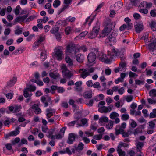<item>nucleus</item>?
<instances>
[{"label":"nucleus","mask_w":156,"mask_h":156,"mask_svg":"<svg viewBox=\"0 0 156 156\" xmlns=\"http://www.w3.org/2000/svg\"><path fill=\"white\" fill-rule=\"evenodd\" d=\"M77 136L78 135L74 133H69L68 136L67 143L69 144H72L75 141L76 138H77Z\"/></svg>","instance_id":"8"},{"label":"nucleus","mask_w":156,"mask_h":156,"mask_svg":"<svg viewBox=\"0 0 156 156\" xmlns=\"http://www.w3.org/2000/svg\"><path fill=\"white\" fill-rule=\"evenodd\" d=\"M20 140V139L19 137H16L11 142L12 144L14 145L19 143Z\"/></svg>","instance_id":"40"},{"label":"nucleus","mask_w":156,"mask_h":156,"mask_svg":"<svg viewBox=\"0 0 156 156\" xmlns=\"http://www.w3.org/2000/svg\"><path fill=\"white\" fill-rule=\"evenodd\" d=\"M118 92L119 94L122 95L125 92L124 87H122L118 89Z\"/></svg>","instance_id":"58"},{"label":"nucleus","mask_w":156,"mask_h":156,"mask_svg":"<svg viewBox=\"0 0 156 156\" xmlns=\"http://www.w3.org/2000/svg\"><path fill=\"white\" fill-rule=\"evenodd\" d=\"M148 48L150 51H153V50L156 49V46L154 43H151L148 45Z\"/></svg>","instance_id":"22"},{"label":"nucleus","mask_w":156,"mask_h":156,"mask_svg":"<svg viewBox=\"0 0 156 156\" xmlns=\"http://www.w3.org/2000/svg\"><path fill=\"white\" fill-rule=\"evenodd\" d=\"M59 27L57 26L56 25H53L52 27V29L50 30V32L51 34H55L58 32Z\"/></svg>","instance_id":"17"},{"label":"nucleus","mask_w":156,"mask_h":156,"mask_svg":"<svg viewBox=\"0 0 156 156\" xmlns=\"http://www.w3.org/2000/svg\"><path fill=\"white\" fill-rule=\"evenodd\" d=\"M129 116L127 114H123L122 115V119L123 120H127L129 119Z\"/></svg>","instance_id":"46"},{"label":"nucleus","mask_w":156,"mask_h":156,"mask_svg":"<svg viewBox=\"0 0 156 156\" xmlns=\"http://www.w3.org/2000/svg\"><path fill=\"white\" fill-rule=\"evenodd\" d=\"M12 144L8 143L5 144V146L7 150H10L12 149Z\"/></svg>","instance_id":"62"},{"label":"nucleus","mask_w":156,"mask_h":156,"mask_svg":"<svg viewBox=\"0 0 156 156\" xmlns=\"http://www.w3.org/2000/svg\"><path fill=\"white\" fill-rule=\"evenodd\" d=\"M119 116V114L115 112H112L110 115V117L112 119H115Z\"/></svg>","instance_id":"24"},{"label":"nucleus","mask_w":156,"mask_h":156,"mask_svg":"<svg viewBox=\"0 0 156 156\" xmlns=\"http://www.w3.org/2000/svg\"><path fill=\"white\" fill-rule=\"evenodd\" d=\"M143 146L144 144L143 143L141 142H138L136 145L137 151L138 152V151H141L142 149V147Z\"/></svg>","instance_id":"30"},{"label":"nucleus","mask_w":156,"mask_h":156,"mask_svg":"<svg viewBox=\"0 0 156 156\" xmlns=\"http://www.w3.org/2000/svg\"><path fill=\"white\" fill-rule=\"evenodd\" d=\"M113 126V122L112 121L110 120L109 122L107 123L106 125V128L108 129H112Z\"/></svg>","instance_id":"26"},{"label":"nucleus","mask_w":156,"mask_h":156,"mask_svg":"<svg viewBox=\"0 0 156 156\" xmlns=\"http://www.w3.org/2000/svg\"><path fill=\"white\" fill-rule=\"evenodd\" d=\"M139 12L140 13H144V14H147L148 12V10L145 9H140Z\"/></svg>","instance_id":"63"},{"label":"nucleus","mask_w":156,"mask_h":156,"mask_svg":"<svg viewBox=\"0 0 156 156\" xmlns=\"http://www.w3.org/2000/svg\"><path fill=\"white\" fill-rule=\"evenodd\" d=\"M65 31L66 34L67 35L69 34L71 31V27L69 26H68L66 27L65 29Z\"/></svg>","instance_id":"49"},{"label":"nucleus","mask_w":156,"mask_h":156,"mask_svg":"<svg viewBox=\"0 0 156 156\" xmlns=\"http://www.w3.org/2000/svg\"><path fill=\"white\" fill-rule=\"evenodd\" d=\"M62 69H63L62 72L64 76L67 78H70L72 76V74L71 72L69 70H67L65 66H63Z\"/></svg>","instance_id":"11"},{"label":"nucleus","mask_w":156,"mask_h":156,"mask_svg":"<svg viewBox=\"0 0 156 156\" xmlns=\"http://www.w3.org/2000/svg\"><path fill=\"white\" fill-rule=\"evenodd\" d=\"M127 63L125 62H121L119 64V67L121 71H125L126 70Z\"/></svg>","instance_id":"14"},{"label":"nucleus","mask_w":156,"mask_h":156,"mask_svg":"<svg viewBox=\"0 0 156 156\" xmlns=\"http://www.w3.org/2000/svg\"><path fill=\"white\" fill-rule=\"evenodd\" d=\"M84 145L82 142H80L78 145L77 147L76 148V150H82L84 148Z\"/></svg>","instance_id":"45"},{"label":"nucleus","mask_w":156,"mask_h":156,"mask_svg":"<svg viewBox=\"0 0 156 156\" xmlns=\"http://www.w3.org/2000/svg\"><path fill=\"white\" fill-rule=\"evenodd\" d=\"M27 90H29L30 92L34 91L36 90V87L35 86L32 85H30L28 87L26 88Z\"/></svg>","instance_id":"32"},{"label":"nucleus","mask_w":156,"mask_h":156,"mask_svg":"<svg viewBox=\"0 0 156 156\" xmlns=\"http://www.w3.org/2000/svg\"><path fill=\"white\" fill-rule=\"evenodd\" d=\"M49 76L51 77L54 79H56L58 76V74H56L53 72H50Z\"/></svg>","instance_id":"50"},{"label":"nucleus","mask_w":156,"mask_h":156,"mask_svg":"<svg viewBox=\"0 0 156 156\" xmlns=\"http://www.w3.org/2000/svg\"><path fill=\"white\" fill-rule=\"evenodd\" d=\"M27 141L26 139L24 138H23L21 140V143L19 144V146H20L22 144H27Z\"/></svg>","instance_id":"47"},{"label":"nucleus","mask_w":156,"mask_h":156,"mask_svg":"<svg viewBox=\"0 0 156 156\" xmlns=\"http://www.w3.org/2000/svg\"><path fill=\"white\" fill-rule=\"evenodd\" d=\"M69 104L71 105L73 108H78V106L74 104L75 101L73 99H70L69 101Z\"/></svg>","instance_id":"33"},{"label":"nucleus","mask_w":156,"mask_h":156,"mask_svg":"<svg viewBox=\"0 0 156 156\" xmlns=\"http://www.w3.org/2000/svg\"><path fill=\"white\" fill-rule=\"evenodd\" d=\"M100 58H101V60L102 61H105L107 62H109L110 61H108L107 60L108 57H109L108 56H106V55L101 54V53L99 52V56H98Z\"/></svg>","instance_id":"16"},{"label":"nucleus","mask_w":156,"mask_h":156,"mask_svg":"<svg viewBox=\"0 0 156 156\" xmlns=\"http://www.w3.org/2000/svg\"><path fill=\"white\" fill-rule=\"evenodd\" d=\"M61 106L65 108H67L68 107V105L67 103L65 101H63L62 102Z\"/></svg>","instance_id":"52"},{"label":"nucleus","mask_w":156,"mask_h":156,"mask_svg":"<svg viewBox=\"0 0 156 156\" xmlns=\"http://www.w3.org/2000/svg\"><path fill=\"white\" fill-rule=\"evenodd\" d=\"M99 56V52L98 49L94 48V52L89 53L87 56L88 61L90 63L94 62L96 58V56Z\"/></svg>","instance_id":"4"},{"label":"nucleus","mask_w":156,"mask_h":156,"mask_svg":"<svg viewBox=\"0 0 156 156\" xmlns=\"http://www.w3.org/2000/svg\"><path fill=\"white\" fill-rule=\"evenodd\" d=\"M142 130L140 128L137 127L134 130L133 133L135 135H136L142 132Z\"/></svg>","instance_id":"43"},{"label":"nucleus","mask_w":156,"mask_h":156,"mask_svg":"<svg viewBox=\"0 0 156 156\" xmlns=\"http://www.w3.org/2000/svg\"><path fill=\"white\" fill-rule=\"evenodd\" d=\"M149 95L152 98L156 97V89H153L151 90L149 92Z\"/></svg>","instance_id":"25"},{"label":"nucleus","mask_w":156,"mask_h":156,"mask_svg":"<svg viewBox=\"0 0 156 156\" xmlns=\"http://www.w3.org/2000/svg\"><path fill=\"white\" fill-rule=\"evenodd\" d=\"M87 86L89 87H91L93 86V83L92 80H90L86 82Z\"/></svg>","instance_id":"55"},{"label":"nucleus","mask_w":156,"mask_h":156,"mask_svg":"<svg viewBox=\"0 0 156 156\" xmlns=\"http://www.w3.org/2000/svg\"><path fill=\"white\" fill-rule=\"evenodd\" d=\"M81 122H82V124H77V125L79 126H81L86 124L87 122V120L86 118H83L81 119Z\"/></svg>","instance_id":"37"},{"label":"nucleus","mask_w":156,"mask_h":156,"mask_svg":"<svg viewBox=\"0 0 156 156\" xmlns=\"http://www.w3.org/2000/svg\"><path fill=\"white\" fill-rule=\"evenodd\" d=\"M118 127H116L115 128V134L116 135H118L119 134H122V132L123 131V129L122 128H119L118 129Z\"/></svg>","instance_id":"41"},{"label":"nucleus","mask_w":156,"mask_h":156,"mask_svg":"<svg viewBox=\"0 0 156 156\" xmlns=\"http://www.w3.org/2000/svg\"><path fill=\"white\" fill-rule=\"evenodd\" d=\"M113 105H110L108 107L103 106L99 108L98 109V111L101 113H106L110 112L113 108Z\"/></svg>","instance_id":"6"},{"label":"nucleus","mask_w":156,"mask_h":156,"mask_svg":"<svg viewBox=\"0 0 156 156\" xmlns=\"http://www.w3.org/2000/svg\"><path fill=\"white\" fill-rule=\"evenodd\" d=\"M57 90L58 92L59 93H62L64 92L65 90L62 87H58L57 88Z\"/></svg>","instance_id":"53"},{"label":"nucleus","mask_w":156,"mask_h":156,"mask_svg":"<svg viewBox=\"0 0 156 156\" xmlns=\"http://www.w3.org/2000/svg\"><path fill=\"white\" fill-rule=\"evenodd\" d=\"M76 59L78 62L82 63L83 61L84 56L81 54H78L76 56Z\"/></svg>","instance_id":"15"},{"label":"nucleus","mask_w":156,"mask_h":156,"mask_svg":"<svg viewBox=\"0 0 156 156\" xmlns=\"http://www.w3.org/2000/svg\"><path fill=\"white\" fill-rule=\"evenodd\" d=\"M133 98V95H128L126 97V100L127 102H129L132 100Z\"/></svg>","instance_id":"51"},{"label":"nucleus","mask_w":156,"mask_h":156,"mask_svg":"<svg viewBox=\"0 0 156 156\" xmlns=\"http://www.w3.org/2000/svg\"><path fill=\"white\" fill-rule=\"evenodd\" d=\"M108 118L105 116H102L100 117L99 119V121L101 123L103 122H108Z\"/></svg>","instance_id":"34"},{"label":"nucleus","mask_w":156,"mask_h":156,"mask_svg":"<svg viewBox=\"0 0 156 156\" xmlns=\"http://www.w3.org/2000/svg\"><path fill=\"white\" fill-rule=\"evenodd\" d=\"M54 34L55 35L57 40L58 41H60L61 39V35L58 32H57V33H56Z\"/></svg>","instance_id":"61"},{"label":"nucleus","mask_w":156,"mask_h":156,"mask_svg":"<svg viewBox=\"0 0 156 156\" xmlns=\"http://www.w3.org/2000/svg\"><path fill=\"white\" fill-rule=\"evenodd\" d=\"M92 91L91 90L85 91L83 94L84 97L86 98L90 99L92 97Z\"/></svg>","instance_id":"13"},{"label":"nucleus","mask_w":156,"mask_h":156,"mask_svg":"<svg viewBox=\"0 0 156 156\" xmlns=\"http://www.w3.org/2000/svg\"><path fill=\"white\" fill-rule=\"evenodd\" d=\"M102 137V136L101 135H96L94 136L93 138L94 139L98 140L101 139Z\"/></svg>","instance_id":"59"},{"label":"nucleus","mask_w":156,"mask_h":156,"mask_svg":"<svg viewBox=\"0 0 156 156\" xmlns=\"http://www.w3.org/2000/svg\"><path fill=\"white\" fill-rule=\"evenodd\" d=\"M94 17H91V16H89L88 17L86 20V21L84 23V25H86L87 22H89L88 24L89 26L91 25V23L94 20Z\"/></svg>","instance_id":"19"},{"label":"nucleus","mask_w":156,"mask_h":156,"mask_svg":"<svg viewBox=\"0 0 156 156\" xmlns=\"http://www.w3.org/2000/svg\"><path fill=\"white\" fill-rule=\"evenodd\" d=\"M79 50H82L83 52H85L87 50V49L85 45H82L79 47L77 49V51H78Z\"/></svg>","instance_id":"38"},{"label":"nucleus","mask_w":156,"mask_h":156,"mask_svg":"<svg viewBox=\"0 0 156 156\" xmlns=\"http://www.w3.org/2000/svg\"><path fill=\"white\" fill-rule=\"evenodd\" d=\"M131 126L133 128H135L137 126L136 122L133 120H132V122L130 124Z\"/></svg>","instance_id":"60"},{"label":"nucleus","mask_w":156,"mask_h":156,"mask_svg":"<svg viewBox=\"0 0 156 156\" xmlns=\"http://www.w3.org/2000/svg\"><path fill=\"white\" fill-rule=\"evenodd\" d=\"M28 14H27L22 16L18 17L15 19L14 22L15 24H16L17 22H23L28 17Z\"/></svg>","instance_id":"12"},{"label":"nucleus","mask_w":156,"mask_h":156,"mask_svg":"<svg viewBox=\"0 0 156 156\" xmlns=\"http://www.w3.org/2000/svg\"><path fill=\"white\" fill-rule=\"evenodd\" d=\"M98 34V33L92 31L89 34V37L90 38L92 39L96 37Z\"/></svg>","instance_id":"27"},{"label":"nucleus","mask_w":156,"mask_h":156,"mask_svg":"<svg viewBox=\"0 0 156 156\" xmlns=\"http://www.w3.org/2000/svg\"><path fill=\"white\" fill-rule=\"evenodd\" d=\"M104 23L105 27L99 35L100 37H104L107 36L114 28L115 25L114 22H111L110 20H107L104 22Z\"/></svg>","instance_id":"1"},{"label":"nucleus","mask_w":156,"mask_h":156,"mask_svg":"<svg viewBox=\"0 0 156 156\" xmlns=\"http://www.w3.org/2000/svg\"><path fill=\"white\" fill-rule=\"evenodd\" d=\"M117 151L119 156H125L126 155L125 152L123 151L122 149L117 150Z\"/></svg>","instance_id":"44"},{"label":"nucleus","mask_w":156,"mask_h":156,"mask_svg":"<svg viewBox=\"0 0 156 156\" xmlns=\"http://www.w3.org/2000/svg\"><path fill=\"white\" fill-rule=\"evenodd\" d=\"M61 152L63 153H66L69 155H70L72 154V153L71 152L70 149L68 147H67L66 148L65 151H64V152H63L62 151H61Z\"/></svg>","instance_id":"48"},{"label":"nucleus","mask_w":156,"mask_h":156,"mask_svg":"<svg viewBox=\"0 0 156 156\" xmlns=\"http://www.w3.org/2000/svg\"><path fill=\"white\" fill-rule=\"evenodd\" d=\"M66 62L68 64V65L71 66L73 65V61L69 57H67L65 58Z\"/></svg>","instance_id":"31"},{"label":"nucleus","mask_w":156,"mask_h":156,"mask_svg":"<svg viewBox=\"0 0 156 156\" xmlns=\"http://www.w3.org/2000/svg\"><path fill=\"white\" fill-rule=\"evenodd\" d=\"M22 53V50L18 49L15 50L12 53V54L17 55Z\"/></svg>","instance_id":"57"},{"label":"nucleus","mask_w":156,"mask_h":156,"mask_svg":"<svg viewBox=\"0 0 156 156\" xmlns=\"http://www.w3.org/2000/svg\"><path fill=\"white\" fill-rule=\"evenodd\" d=\"M19 127L16 128L15 130L11 132L10 133V136H16L20 133V131L19 130Z\"/></svg>","instance_id":"28"},{"label":"nucleus","mask_w":156,"mask_h":156,"mask_svg":"<svg viewBox=\"0 0 156 156\" xmlns=\"http://www.w3.org/2000/svg\"><path fill=\"white\" fill-rule=\"evenodd\" d=\"M100 24L98 21H97L96 23L94 26L93 27L92 30L98 33L99 32L100 29Z\"/></svg>","instance_id":"18"},{"label":"nucleus","mask_w":156,"mask_h":156,"mask_svg":"<svg viewBox=\"0 0 156 156\" xmlns=\"http://www.w3.org/2000/svg\"><path fill=\"white\" fill-rule=\"evenodd\" d=\"M66 50L67 52L70 53L74 51L75 53L77 52V49L75 46V44L73 43H69L67 45Z\"/></svg>","instance_id":"7"},{"label":"nucleus","mask_w":156,"mask_h":156,"mask_svg":"<svg viewBox=\"0 0 156 156\" xmlns=\"http://www.w3.org/2000/svg\"><path fill=\"white\" fill-rule=\"evenodd\" d=\"M149 117L151 118L156 117V109L153 110L152 112H151L150 113Z\"/></svg>","instance_id":"35"},{"label":"nucleus","mask_w":156,"mask_h":156,"mask_svg":"<svg viewBox=\"0 0 156 156\" xmlns=\"http://www.w3.org/2000/svg\"><path fill=\"white\" fill-rule=\"evenodd\" d=\"M63 48L61 46H58L55 47L53 55V57L58 60H62L63 53Z\"/></svg>","instance_id":"2"},{"label":"nucleus","mask_w":156,"mask_h":156,"mask_svg":"<svg viewBox=\"0 0 156 156\" xmlns=\"http://www.w3.org/2000/svg\"><path fill=\"white\" fill-rule=\"evenodd\" d=\"M14 108V112H13L14 113L19 112L22 109V106L21 105H16L15 106Z\"/></svg>","instance_id":"39"},{"label":"nucleus","mask_w":156,"mask_h":156,"mask_svg":"<svg viewBox=\"0 0 156 156\" xmlns=\"http://www.w3.org/2000/svg\"><path fill=\"white\" fill-rule=\"evenodd\" d=\"M135 83L136 85L144 84V82L143 81H141L136 79L135 80Z\"/></svg>","instance_id":"54"},{"label":"nucleus","mask_w":156,"mask_h":156,"mask_svg":"<svg viewBox=\"0 0 156 156\" xmlns=\"http://www.w3.org/2000/svg\"><path fill=\"white\" fill-rule=\"evenodd\" d=\"M134 27L136 31L139 33L142 31L144 29V26L142 22H136L134 24Z\"/></svg>","instance_id":"5"},{"label":"nucleus","mask_w":156,"mask_h":156,"mask_svg":"<svg viewBox=\"0 0 156 156\" xmlns=\"http://www.w3.org/2000/svg\"><path fill=\"white\" fill-rule=\"evenodd\" d=\"M150 26L153 31H156V22L152 21L150 24Z\"/></svg>","instance_id":"23"},{"label":"nucleus","mask_w":156,"mask_h":156,"mask_svg":"<svg viewBox=\"0 0 156 156\" xmlns=\"http://www.w3.org/2000/svg\"><path fill=\"white\" fill-rule=\"evenodd\" d=\"M36 18V16L34 15L31 16L29 17L26 20V22H29L32 20Z\"/></svg>","instance_id":"56"},{"label":"nucleus","mask_w":156,"mask_h":156,"mask_svg":"<svg viewBox=\"0 0 156 156\" xmlns=\"http://www.w3.org/2000/svg\"><path fill=\"white\" fill-rule=\"evenodd\" d=\"M79 72L80 73V77L83 79L86 78L89 75V73L87 72V70L85 69H80Z\"/></svg>","instance_id":"9"},{"label":"nucleus","mask_w":156,"mask_h":156,"mask_svg":"<svg viewBox=\"0 0 156 156\" xmlns=\"http://www.w3.org/2000/svg\"><path fill=\"white\" fill-rule=\"evenodd\" d=\"M131 134V132L130 131H128L127 132L124 131L123 129V131L122 132V136L123 137H127Z\"/></svg>","instance_id":"29"},{"label":"nucleus","mask_w":156,"mask_h":156,"mask_svg":"<svg viewBox=\"0 0 156 156\" xmlns=\"http://www.w3.org/2000/svg\"><path fill=\"white\" fill-rule=\"evenodd\" d=\"M23 92V95L25 98L31 97L32 95V93L26 89H25Z\"/></svg>","instance_id":"20"},{"label":"nucleus","mask_w":156,"mask_h":156,"mask_svg":"<svg viewBox=\"0 0 156 156\" xmlns=\"http://www.w3.org/2000/svg\"><path fill=\"white\" fill-rule=\"evenodd\" d=\"M133 17L134 19L136 20H139L141 17L140 15L137 13H135L133 14Z\"/></svg>","instance_id":"64"},{"label":"nucleus","mask_w":156,"mask_h":156,"mask_svg":"<svg viewBox=\"0 0 156 156\" xmlns=\"http://www.w3.org/2000/svg\"><path fill=\"white\" fill-rule=\"evenodd\" d=\"M117 52L115 49L113 50L112 53H108V56L109 57L107 58V60L108 61H111L117 55Z\"/></svg>","instance_id":"10"},{"label":"nucleus","mask_w":156,"mask_h":156,"mask_svg":"<svg viewBox=\"0 0 156 156\" xmlns=\"http://www.w3.org/2000/svg\"><path fill=\"white\" fill-rule=\"evenodd\" d=\"M76 18L74 17H72L69 16V17L66 18V20L68 22L70 23H73L76 20Z\"/></svg>","instance_id":"36"},{"label":"nucleus","mask_w":156,"mask_h":156,"mask_svg":"<svg viewBox=\"0 0 156 156\" xmlns=\"http://www.w3.org/2000/svg\"><path fill=\"white\" fill-rule=\"evenodd\" d=\"M61 4V2L59 0H56L53 2V6L55 8H57Z\"/></svg>","instance_id":"42"},{"label":"nucleus","mask_w":156,"mask_h":156,"mask_svg":"<svg viewBox=\"0 0 156 156\" xmlns=\"http://www.w3.org/2000/svg\"><path fill=\"white\" fill-rule=\"evenodd\" d=\"M17 78L16 77H13L11 79L10 82L8 84V86L9 87H11L14 85V84L16 82Z\"/></svg>","instance_id":"21"},{"label":"nucleus","mask_w":156,"mask_h":156,"mask_svg":"<svg viewBox=\"0 0 156 156\" xmlns=\"http://www.w3.org/2000/svg\"><path fill=\"white\" fill-rule=\"evenodd\" d=\"M117 35V34L116 32H112L109 35L108 37L105 40V44L107 45L114 44L116 41L115 37Z\"/></svg>","instance_id":"3"}]
</instances>
